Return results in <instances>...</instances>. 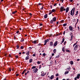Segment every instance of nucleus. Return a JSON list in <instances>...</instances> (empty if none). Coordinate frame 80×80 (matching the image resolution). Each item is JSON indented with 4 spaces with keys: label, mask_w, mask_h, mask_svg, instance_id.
Segmentation results:
<instances>
[{
    "label": "nucleus",
    "mask_w": 80,
    "mask_h": 80,
    "mask_svg": "<svg viewBox=\"0 0 80 80\" xmlns=\"http://www.w3.org/2000/svg\"><path fill=\"white\" fill-rule=\"evenodd\" d=\"M57 20V18H56V17H54L52 18V19L50 21V23H53V22H55Z\"/></svg>",
    "instance_id": "1"
},
{
    "label": "nucleus",
    "mask_w": 80,
    "mask_h": 80,
    "mask_svg": "<svg viewBox=\"0 0 80 80\" xmlns=\"http://www.w3.org/2000/svg\"><path fill=\"white\" fill-rule=\"evenodd\" d=\"M49 41V39H47L46 40H45L44 41V45H47V42Z\"/></svg>",
    "instance_id": "2"
},
{
    "label": "nucleus",
    "mask_w": 80,
    "mask_h": 80,
    "mask_svg": "<svg viewBox=\"0 0 80 80\" xmlns=\"http://www.w3.org/2000/svg\"><path fill=\"white\" fill-rule=\"evenodd\" d=\"M56 11L55 10H52V11H49V13L48 14V15H51L53 12H55Z\"/></svg>",
    "instance_id": "3"
},
{
    "label": "nucleus",
    "mask_w": 80,
    "mask_h": 80,
    "mask_svg": "<svg viewBox=\"0 0 80 80\" xmlns=\"http://www.w3.org/2000/svg\"><path fill=\"white\" fill-rule=\"evenodd\" d=\"M38 70V69H37V68H36L35 69L33 70L32 71H33V72H34V73H37Z\"/></svg>",
    "instance_id": "4"
},
{
    "label": "nucleus",
    "mask_w": 80,
    "mask_h": 80,
    "mask_svg": "<svg viewBox=\"0 0 80 80\" xmlns=\"http://www.w3.org/2000/svg\"><path fill=\"white\" fill-rule=\"evenodd\" d=\"M46 74V73H44V72H42L41 74V75L42 77H43V76H45V75Z\"/></svg>",
    "instance_id": "5"
},
{
    "label": "nucleus",
    "mask_w": 80,
    "mask_h": 80,
    "mask_svg": "<svg viewBox=\"0 0 80 80\" xmlns=\"http://www.w3.org/2000/svg\"><path fill=\"white\" fill-rule=\"evenodd\" d=\"M77 48H78V46L77 45H76L74 48V51H76V50H77Z\"/></svg>",
    "instance_id": "6"
},
{
    "label": "nucleus",
    "mask_w": 80,
    "mask_h": 80,
    "mask_svg": "<svg viewBox=\"0 0 80 80\" xmlns=\"http://www.w3.org/2000/svg\"><path fill=\"white\" fill-rule=\"evenodd\" d=\"M73 27H72L71 26H70L69 27V29L70 30V31H72L73 30Z\"/></svg>",
    "instance_id": "7"
},
{
    "label": "nucleus",
    "mask_w": 80,
    "mask_h": 80,
    "mask_svg": "<svg viewBox=\"0 0 80 80\" xmlns=\"http://www.w3.org/2000/svg\"><path fill=\"white\" fill-rule=\"evenodd\" d=\"M57 44H58V42L57 41L54 42V47H56V46L57 45Z\"/></svg>",
    "instance_id": "8"
},
{
    "label": "nucleus",
    "mask_w": 80,
    "mask_h": 80,
    "mask_svg": "<svg viewBox=\"0 0 80 80\" xmlns=\"http://www.w3.org/2000/svg\"><path fill=\"white\" fill-rule=\"evenodd\" d=\"M60 9H61V10H66L63 7H61L60 8Z\"/></svg>",
    "instance_id": "9"
},
{
    "label": "nucleus",
    "mask_w": 80,
    "mask_h": 80,
    "mask_svg": "<svg viewBox=\"0 0 80 80\" xmlns=\"http://www.w3.org/2000/svg\"><path fill=\"white\" fill-rule=\"evenodd\" d=\"M17 11H13V12H12L11 14H12V15H14V14H15V13H17Z\"/></svg>",
    "instance_id": "10"
},
{
    "label": "nucleus",
    "mask_w": 80,
    "mask_h": 80,
    "mask_svg": "<svg viewBox=\"0 0 80 80\" xmlns=\"http://www.w3.org/2000/svg\"><path fill=\"white\" fill-rule=\"evenodd\" d=\"M50 45L51 47H53V42H50Z\"/></svg>",
    "instance_id": "11"
},
{
    "label": "nucleus",
    "mask_w": 80,
    "mask_h": 80,
    "mask_svg": "<svg viewBox=\"0 0 80 80\" xmlns=\"http://www.w3.org/2000/svg\"><path fill=\"white\" fill-rule=\"evenodd\" d=\"M80 77V74H79L77 75L76 78H78V79H79Z\"/></svg>",
    "instance_id": "12"
},
{
    "label": "nucleus",
    "mask_w": 80,
    "mask_h": 80,
    "mask_svg": "<svg viewBox=\"0 0 80 80\" xmlns=\"http://www.w3.org/2000/svg\"><path fill=\"white\" fill-rule=\"evenodd\" d=\"M37 40L34 41L32 42V43H34V44H36V43H37Z\"/></svg>",
    "instance_id": "13"
},
{
    "label": "nucleus",
    "mask_w": 80,
    "mask_h": 80,
    "mask_svg": "<svg viewBox=\"0 0 80 80\" xmlns=\"http://www.w3.org/2000/svg\"><path fill=\"white\" fill-rule=\"evenodd\" d=\"M25 71H27L26 69H25L22 72V75H23L24 73H25Z\"/></svg>",
    "instance_id": "14"
},
{
    "label": "nucleus",
    "mask_w": 80,
    "mask_h": 80,
    "mask_svg": "<svg viewBox=\"0 0 80 80\" xmlns=\"http://www.w3.org/2000/svg\"><path fill=\"white\" fill-rule=\"evenodd\" d=\"M54 78V75H52L51 76L50 78V79H51V80H52V79H53Z\"/></svg>",
    "instance_id": "15"
},
{
    "label": "nucleus",
    "mask_w": 80,
    "mask_h": 80,
    "mask_svg": "<svg viewBox=\"0 0 80 80\" xmlns=\"http://www.w3.org/2000/svg\"><path fill=\"white\" fill-rule=\"evenodd\" d=\"M25 59L26 60H28V59H29V56H27V57H26Z\"/></svg>",
    "instance_id": "16"
},
{
    "label": "nucleus",
    "mask_w": 80,
    "mask_h": 80,
    "mask_svg": "<svg viewBox=\"0 0 80 80\" xmlns=\"http://www.w3.org/2000/svg\"><path fill=\"white\" fill-rule=\"evenodd\" d=\"M56 52H57V49H54L53 50V53H55Z\"/></svg>",
    "instance_id": "17"
},
{
    "label": "nucleus",
    "mask_w": 80,
    "mask_h": 80,
    "mask_svg": "<svg viewBox=\"0 0 80 80\" xmlns=\"http://www.w3.org/2000/svg\"><path fill=\"white\" fill-rule=\"evenodd\" d=\"M37 46H39V47L41 46L40 47H42V44L41 43H39L37 45Z\"/></svg>",
    "instance_id": "18"
},
{
    "label": "nucleus",
    "mask_w": 80,
    "mask_h": 80,
    "mask_svg": "<svg viewBox=\"0 0 80 80\" xmlns=\"http://www.w3.org/2000/svg\"><path fill=\"white\" fill-rule=\"evenodd\" d=\"M47 14H46V15H45L44 16V18H47Z\"/></svg>",
    "instance_id": "19"
},
{
    "label": "nucleus",
    "mask_w": 80,
    "mask_h": 80,
    "mask_svg": "<svg viewBox=\"0 0 80 80\" xmlns=\"http://www.w3.org/2000/svg\"><path fill=\"white\" fill-rule=\"evenodd\" d=\"M69 73V72L68 71H66L64 73V75H67V73Z\"/></svg>",
    "instance_id": "20"
},
{
    "label": "nucleus",
    "mask_w": 80,
    "mask_h": 80,
    "mask_svg": "<svg viewBox=\"0 0 80 80\" xmlns=\"http://www.w3.org/2000/svg\"><path fill=\"white\" fill-rule=\"evenodd\" d=\"M29 51H28L27 53L26 54V55H27L28 56L29 55H30V53H29Z\"/></svg>",
    "instance_id": "21"
},
{
    "label": "nucleus",
    "mask_w": 80,
    "mask_h": 80,
    "mask_svg": "<svg viewBox=\"0 0 80 80\" xmlns=\"http://www.w3.org/2000/svg\"><path fill=\"white\" fill-rule=\"evenodd\" d=\"M71 15H72L73 16V10H71Z\"/></svg>",
    "instance_id": "22"
},
{
    "label": "nucleus",
    "mask_w": 80,
    "mask_h": 80,
    "mask_svg": "<svg viewBox=\"0 0 80 80\" xmlns=\"http://www.w3.org/2000/svg\"><path fill=\"white\" fill-rule=\"evenodd\" d=\"M70 63L71 65H73V61H70Z\"/></svg>",
    "instance_id": "23"
},
{
    "label": "nucleus",
    "mask_w": 80,
    "mask_h": 80,
    "mask_svg": "<svg viewBox=\"0 0 80 80\" xmlns=\"http://www.w3.org/2000/svg\"><path fill=\"white\" fill-rule=\"evenodd\" d=\"M66 51V52H68V53H70V51L69 50H67Z\"/></svg>",
    "instance_id": "24"
},
{
    "label": "nucleus",
    "mask_w": 80,
    "mask_h": 80,
    "mask_svg": "<svg viewBox=\"0 0 80 80\" xmlns=\"http://www.w3.org/2000/svg\"><path fill=\"white\" fill-rule=\"evenodd\" d=\"M62 51H63V52H65V48L64 47L62 48Z\"/></svg>",
    "instance_id": "25"
},
{
    "label": "nucleus",
    "mask_w": 80,
    "mask_h": 80,
    "mask_svg": "<svg viewBox=\"0 0 80 80\" xmlns=\"http://www.w3.org/2000/svg\"><path fill=\"white\" fill-rule=\"evenodd\" d=\"M77 21V20L75 19H74L72 20V21L73 22H75Z\"/></svg>",
    "instance_id": "26"
},
{
    "label": "nucleus",
    "mask_w": 80,
    "mask_h": 80,
    "mask_svg": "<svg viewBox=\"0 0 80 80\" xmlns=\"http://www.w3.org/2000/svg\"><path fill=\"white\" fill-rule=\"evenodd\" d=\"M36 66H33L32 67V69H34V68H36Z\"/></svg>",
    "instance_id": "27"
},
{
    "label": "nucleus",
    "mask_w": 80,
    "mask_h": 80,
    "mask_svg": "<svg viewBox=\"0 0 80 80\" xmlns=\"http://www.w3.org/2000/svg\"><path fill=\"white\" fill-rule=\"evenodd\" d=\"M64 41H65V39L64 38H63L62 39V43H63V42H64Z\"/></svg>",
    "instance_id": "28"
},
{
    "label": "nucleus",
    "mask_w": 80,
    "mask_h": 80,
    "mask_svg": "<svg viewBox=\"0 0 80 80\" xmlns=\"http://www.w3.org/2000/svg\"><path fill=\"white\" fill-rule=\"evenodd\" d=\"M67 25V23H65L63 24V27H65Z\"/></svg>",
    "instance_id": "29"
},
{
    "label": "nucleus",
    "mask_w": 80,
    "mask_h": 80,
    "mask_svg": "<svg viewBox=\"0 0 80 80\" xmlns=\"http://www.w3.org/2000/svg\"><path fill=\"white\" fill-rule=\"evenodd\" d=\"M32 59H29V63H32Z\"/></svg>",
    "instance_id": "30"
},
{
    "label": "nucleus",
    "mask_w": 80,
    "mask_h": 80,
    "mask_svg": "<svg viewBox=\"0 0 80 80\" xmlns=\"http://www.w3.org/2000/svg\"><path fill=\"white\" fill-rule=\"evenodd\" d=\"M78 11H76V13L75 14V15H76V16H77V15H78Z\"/></svg>",
    "instance_id": "31"
},
{
    "label": "nucleus",
    "mask_w": 80,
    "mask_h": 80,
    "mask_svg": "<svg viewBox=\"0 0 80 80\" xmlns=\"http://www.w3.org/2000/svg\"><path fill=\"white\" fill-rule=\"evenodd\" d=\"M16 49H18L19 48V46L18 45H17L16 46Z\"/></svg>",
    "instance_id": "32"
},
{
    "label": "nucleus",
    "mask_w": 80,
    "mask_h": 80,
    "mask_svg": "<svg viewBox=\"0 0 80 80\" xmlns=\"http://www.w3.org/2000/svg\"><path fill=\"white\" fill-rule=\"evenodd\" d=\"M75 11L74 10H73L72 11V16H73V15H74V13H75Z\"/></svg>",
    "instance_id": "33"
},
{
    "label": "nucleus",
    "mask_w": 80,
    "mask_h": 80,
    "mask_svg": "<svg viewBox=\"0 0 80 80\" xmlns=\"http://www.w3.org/2000/svg\"><path fill=\"white\" fill-rule=\"evenodd\" d=\"M8 71H9V72H11V68H9L8 69Z\"/></svg>",
    "instance_id": "34"
},
{
    "label": "nucleus",
    "mask_w": 80,
    "mask_h": 80,
    "mask_svg": "<svg viewBox=\"0 0 80 80\" xmlns=\"http://www.w3.org/2000/svg\"><path fill=\"white\" fill-rule=\"evenodd\" d=\"M38 64H40V63H41V62H40L39 61H38Z\"/></svg>",
    "instance_id": "35"
},
{
    "label": "nucleus",
    "mask_w": 80,
    "mask_h": 80,
    "mask_svg": "<svg viewBox=\"0 0 80 80\" xmlns=\"http://www.w3.org/2000/svg\"><path fill=\"white\" fill-rule=\"evenodd\" d=\"M32 56L33 57H35V56H36V54H33L32 55Z\"/></svg>",
    "instance_id": "36"
},
{
    "label": "nucleus",
    "mask_w": 80,
    "mask_h": 80,
    "mask_svg": "<svg viewBox=\"0 0 80 80\" xmlns=\"http://www.w3.org/2000/svg\"><path fill=\"white\" fill-rule=\"evenodd\" d=\"M61 23H63V22H64V20H62L60 21Z\"/></svg>",
    "instance_id": "37"
},
{
    "label": "nucleus",
    "mask_w": 80,
    "mask_h": 80,
    "mask_svg": "<svg viewBox=\"0 0 80 80\" xmlns=\"http://www.w3.org/2000/svg\"><path fill=\"white\" fill-rule=\"evenodd\" d=\"M71 33L70 34V35L71 36H73V34H72V32H70Z\"/></svg>",
    "instance_id": "38"
},
{
    "label": "nucleus",
    "mask_w": 80,
    "mask_h": 80,
    "mask_svg": "<svg viewBox=\"0 0 80 80\" xmlns=\"http://www.w3.org/2000/svg\"><path fill=\"white\" fill-rule=\"evenodd\" d=\"M28 15H29L30 16H32V13H29Z\"/></svg>",
    "instance_id": "39"
},
{
    "label": "nucleus",
    "mask_w": 80,
    "mask_h": 80,
    "mask_svg": "<svg viewBox=\"0 0 80 80\" xmlns=\"http://www.w3.org/2000/svg\"><path fill=\"white\" fill-rule=\"evenodd\" d=\"M21 49H23V46H22L20 47Z\"/></svg>",
    "instance_id": "40"
},
{
    "label": "nucleus",
    "mask_w": 80,
    "mask_h": 80,
    "mask_svg": "<svg viewBox=\"0 0 80 80\" xmlns=\"http://www.w3.org/2000/svg\"><path fill=\"white\" fill-rule=\"evenodd\" d=\"M21 40V42H24V39H22Z\"/></svg>",
    "instance_id": "41"
},
{
    "label": "nucleus",
    "mask_w": 80,
    "mask_h": 80,
    "mask_svg": "<svg viewBox=\"0 0 80 80\" xmlns=\"http://www.w3.org/2000/svg\"><path fill=\"white\" fill-rule=\"evenodd\" d=\"M67 70H70V68H67Z\"/></svg>",
    "instance_id": "42"
},
{
    "label": "nucleus",
    "mask_w": 80,
    "mask_h": 80,
    "mask_svg": "<svg viewBox=\"0 0 80 80\" xmlns=\"http://www.w3.org/2000/svg\"><path fill=\"white\" fill-rule=\"evenodd\" d=\"M42 55L43 56L45 57V53H44L42 54Z\"/></svg>",
    "instance_id": "43"
},
{
    "label": "nucleus",
    "mask_w": 80,
    "mask_h": 80,
    "mask_svg": "<svg viewBox=\"0 0 80 80\" xmlns=\"http://www.w3.org/2000/svg\"><path fill=\"white\" fill-rule=\"evenodd\" d=\"M69 10V8L68 7L67 8L66 10Z\"/></svg>",
    "instance_id": "44"
},
{
    "label": "nucleus",
    "mask_w": 80,
    "mask_h": 80,
    "mask_svg": "<svg viewBox=\"0 0 80 80\" xmlns=\"http://www.w3.org/2000/svg\"><path fill=\"white\" fill-rule=\"evenodd\" d=\"M15 57L16 58H18V55H16L15 56Z\"/></svg>",
    "instance_id": "45"
},
{
    "label": "nucleus",
    "mask_w": 80,
    "mask_h": 80,
    "mask_svg": "<svg viewBox=\"0 0 80 80\" xmlns=\"http://www.w3.org/2000/svg\"><path fill=\"white\" fill-rule=\"evenodd\" d=\"M78 31H80V28H79V26H78Z\"/></svg>",
    "instance_id": "46"
},
{
    "label": "nucleus",
    "mask_w": 80,
    "mask_h": 80,
    "mask_svg": "<svg viewBox=\"0 0 80 80\" xmlns=\"http://www.w3.org/2000/svg\"><path fill=\"white\" fill-rule=\"evenodd\" d=\"M50 64H51V65L53 64V62L52 61H51L50 62Z\"/></svg>",
    "instance_id": "47"
},
{
    "label": "nucleus",
    "mask_w": 80,
    "mask_h": 80,
    "mask_svg": "<svg viewBox=\"0 0 80 80\" xmlns=\"http://www.w3.org/2000/svg\"><path fill=\"white\" fill-rule=\"evenodd\" d=\"M75 8H73L72 10H75Z\"/></svg>",
    "instance_id": "48"
},
{
    "label": "nucleus",
    "mask_w": 80,
    "mask_h": 80,
    "mask_svg": "<svg viewBox=\"0 0 80 80\" xmlns=\"http://www.w3.org/2000/svg\"><path fill=\"white\" fill-rule=\"evenodd\" d=\"M65 43H67V41H65L64 42V45H65Z\"/></svg>",
    "instance_id": "49"
},
{
    "label": "nucleus",
    "mask_w": 80,
    "mask_h": 80,
    "mask_svg": "<svg viewBox=\"0 0 80 80\" xmlns=\"http://www.w3.org/2000/svg\"><path fill=\"white\" fill-rule=\"evenodd\" d=\"M58 57H59V55H58V56H57L55 58H58Z\"/></svg>",
    "instance_id": "50"
},
{
    "label": "nucleus",
    "mask_w": 80,
    "mask_h": 80,
    "mask_svg": "<svg viewBox=\"0 0 80 80\" xmlns=\"http://www.w3.org/2000/svg\"><path fill=\"white\" fill-rule=\"evenodd\" d=\"M43 6H42V8H40V9L41 10H42V9H43Z\"/></svg>",
    "instance_id": "51"
},
{
    "label": "nucleus",
    "mask_w": 80,
    "mask_h": 80,
    "mask_svg": "<svg viewBox=\"0 0 80 80\" xmlns=\"http://www.w3.org/2000/svg\"><path fill=\"white\" fill-rule=\"evenodd\" d=\"M18 75H19V74H16V77H18Z\"/></svg>",
    "instance_id": "52"
},
{
    "label": "nucleus",
    "mask_w": 80,
    "mask_h": 80,
    "mask_svg": "<svg viewBox=\"0 0 80 80\" xmlns=\"http://www.w3.org/2000/svg\"><path fill=\"white\" fill-rule=\"evenodd\" d=\"M78 21H79V20L78 19H77V23H78Z\"/></svg>",
    "instance_id": "53"
},
{
    "label": "nucleus",
    "mask_w": 80,
    "mask_h": 80,
    "mask_svg": "<svg viewBox=\"0 0 80 80\" xmlns=\"http://www.w3.org/2000/svg\"><path fill=\"white\" fill-rule=\"evenodd\" d=\"M59 75L58 73H57L56 75V77H58V76Z\"/></svg>",
    "instance_id": "54"
},
{
    "label": "nucleus",
    "mask_w": 80,
    "mask_h": 80,
    "mask_svg": "<svg viewBox=\"0 0 80 80\" xmlns=\"http://www.w3.org/2000/svg\"><path fill=\"white\" fill-rule=\"evenodd\" d=\"M9 57L12 58V56H11V55H10V54L9 55Z\"/></svg>",
    "instance_id": "55"
},
{
    "label": "nucleus",
    "mask_w": 80,
    "mask_h": 80,
    "mask_svg": "<svg viewBox=\"0 0 80 80\" xmlns=\"http://www.w3.org/2000/svg\"><path fill=\"white\" fill-rule=\"evenodd\" d=\"M77 77H76V78H74V80H77Z\"/></svg>",
    "instance_id": "56"
},
{
    "label": "nucleus",
    "mask_w": 80,
    "mask_h": 80,
    "mask_svg": "<svg viewBox=\"0 0 80 80\" xmlns=\"http://www.w3.org/2000/svg\"><path fill=\"white\" fill-rule=\"evenodd\" d=\"M38 5H42V3H39Z\"/></svg>",
    "instance_id": "57"
},
{
    "label": "nucleus",
    "mask_w": 80,
    "mask_h": 80,
    "mask_svg": "<svg viewBox=\"0 0 80 80\" xmlns=\"http://www.w3.org/2000/svg\"><path fill=\"white\" fill-rule=\"evenodd\" d=\"M59 23V22H58V21L57 22H56V23L57 24V25H58V23Z\"/></svg>",
    "instance_id": "58"
},
{
    "label": "nucleus",
    "mask_w": 80,
    "mask_h": 80,
    "mask_svg": "<svg viewBox=\"0 0 80 80\" xmlns=\"http://www.w3.org/2000/svg\"><path fill=\"white\" fill-rule=\"evenodd\" d=\"M78 61H80V59H77V61L78 62Z\"/></svg>",
    "instance_id": "59"
},
{
    "label": "nucleus",
    "mask_w": 80,
    "mask_h": 80,
    "mask_svg": "<svg viewBox=\"0 0 80 80\" xmlns=\"http://www.w3.org/2000/svg\"><path fill=\"white\" fill-rule=\"evenodd\" d=\"M54 55H55V54H54V53H53L52 54V56H54Z\"/></svg>",
    "instance_id": "60"
},
{
    "label": "nucleus",
    "mask_w": 80,
    "mask_h": 80,
    "mask_svg": "<svg viewBox=\"0 0 80 80\" xmlns=\"http://www.w3.org/2000/svg\"><path fill=\"white\" fill-rule=\"evenodd\" d=\"M19 31H18L16 32V33H18V32H19Z\"/></svg>",
    "instance_id": "61"
},
{
    "label": "nucleus",
    "mask_w": 80,
    "mask_h": 80,
    "mask_svg": "<svg viewBox=\"0 0 80 80\" xmlns=\"http://www.w3.org/2000/svg\"><path fill=\"white\" fill-rule=\"evenodd\" d=\"M40 26H42V23H41L39 24Z\"/></svg>",
    "instance_id": "62"
},
{
    "label": "nucleus",
    "mask_w": 80,
    "mask_h": 80,
    "mask_svg": "<svg viewBox=\"0 0 80 80\" xmlns=\"http://www.w3.org/2000/svg\"><path fill=\"white\" fill-rule=\"evenodd\" d=\"M56 80H58V77H57Z\"/></svg>",
    "instance_id": "63"
},
{
    "label": "nucleus",
    "mask_w": 80,
    "mask_h": 80,
    "mask_svg": "<svg viewBox=\"0 0 80 80\" xmlns=\"http://www.w3.org/2000/svg\"><path fill=\"white\" fill-rule=\"evenodd\" d=\"M57 5V3H55V4H54V6H56V5Z\"/></svg>",
    "instance_id": "64"
}]
</instances>
